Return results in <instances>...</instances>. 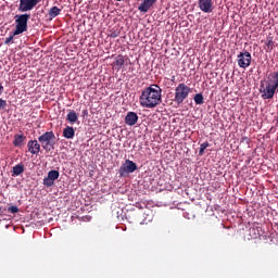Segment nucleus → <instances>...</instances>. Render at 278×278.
Listing matches in <instances>:
<instances>
[{"label": "nucleus", "mask_w": 278, "mask_h": 278, "mask_svg": "<svg viewBox=\"0 0 278 278\" xmlns=\"http://www.w3.org/2000/svg\"><path fill=\"white\" fill-rule=\"evenodd\" d=\"M139 103L141 108L153 110L162 103V88L160 85H150L146 87L139 97Z\"/></svg>", "instance_id": "1"}, {"label": "nucleus", "mask_w": 278, "mask_h": 278, "mask_svg": "<svg viewBox=\"0 0 278 278\" xmlns=\"http://www.w3.org/2000/svg\"><path fill=\"white\" fill-rule=\"evenodd\" d=\"M278 90V72L270 73L267 78L261 80L260 94L262 99L268 100L275 97Z\"/></svg>", "instance_id": "2"}, {"label": "nucleus", "mask_w": 278, "mask_h": 278, "mask_svg": "<svg viewBox=\"0 0 278 278\" xmlns=\"http://www.w3.org/2000/svg\"><path fill=\"white\" fill-rule=\"evenodd\" d=\"M190 92H192V89L188 85L184 83L178 84V86L175 88L174 101L177 103V105H181Z\"/></svg>", "instance_id": "3"}, {"label": "nucleus", "mask_w": 278, "mask_h": 278, "mask_svg": "<svg viewBox=\"0 0 278 278\" xmlns=\"http://www.w3.org/2000/svg\"><path fill=\"white\" fill-rule=\"evenodd\" d=\"M29 18H31V15L27 13L15 15V30L13 31V36H18L27 30V23Z\"/></svg>", "instance_id": "4"}, {"label": "nucleus", "mask_w": 278, "mask_h": 278, "mask_svg": "<svg viewBox=\"0 0 278 278\" xmlns=\"http://www.w3.org/2000/svg\"><path fill=\"white\" fill-rule=\"evenodd\" d=\"M252 60L253 58L251 56V52L249 51L240 52L237 55V62H238L239 68H249L251 66Z\"/></svg>", "instance_id": "5"}, {"label": "nucleus", "mask_w": 278, "mask_h": 278, "mask_svg": "<svg viewBox=\"0 0 278 278\" xmlns=\"http://www.w3.org/2000/svg\"><path fill=\"white\" fill-rule=\"evenodd\" d=\"M138 170V165L134 161L126 160L125 163L119 167V177H127V175Z\"/></svg>", "instance_id": "6"}, {"label": "nucleus", "mask_w": 278, "mask_h": 278, "mask_svg": "<svg viewBox=\"0 0 278 278\" xmlns=\"http://www.w3.org/2000/svg\"><path fill=\"white\" fill-rule=\"evenodd\" d=\"M40 3V0H20L18 12H31L36 5Z\"/></svg>", "instance_id": "7"}, {"label": "nucleus", "mask_w": 278, "mask_h": 278, "mask_svg": "<svg viewBox=\"0 0 278 278\" xmlns=\"http://www.w3.org/2000/svg\"><path fill=\"white\" fill-rule=\"evenodd\" d=\"M58 179H60V172L52 169L48 173V176L43 178V186H46V188H51Z\"/></svg>", "instance_id": "8"}, {"label": "nucleus", "mask_w": 278, "mask_h": 278, "mask_svg": "<svg viewBox=\"0 0 278 278\" xmlns=\"http://www.w3.org/2000/svg\"><path fill=\"white\" fill-rule=\"evenodd\" d=\"M198 7L204 14H211L214 12V2L212 0H198Z\"/></svg>", "instance_id": "9"}, {"label": "nucleus", "mask_w": 278, "mask_h": 278, "mask_svg": "<svg viewBox=\"0 0 278 278\" xmlns=\"http://www.w3.org/2000/svg\"><path fill=\"white\" fill-rule=\"evenodd\" d=\"M124 123L128 127H134V125H137V123H138V113H136L134 111L128 112L126 114L125 118H124Z\"/></svg>", "instance_id": "10"}, {"label": "nucleus", "mask_w": 278, "mask_h": 278, "mask_svg": "<svg viewBox=\"0 0 278 278\" xmlns=\"http://www.w3.org/2000/svg\"><path fill=\"white\" fill-rule=\"evenodd\" d=\"M155 3H157V0H143L138 7V10L139 12L147 14V12H149L152 5H155Z\"/></svg>", "instance_id": "11"}, {"label": "nucleus", "mask_w": 278, "mask_h": 278, "mask_svg": "<svg viewBox=\"0 0 278 278\" xmlns=\"http://www.w3.org/2000/svg\"><path fill=\"white\" fill-rule=\"evenodd\" d=\"M28 151L33 155H38V153H40V143H38V140H30L28 142Z\"/></svg>", "instance_id": "12"}, {"label": "nucleus", "mask_w": 278, "mask_h": 278, "mask_svg": "<svg viewBox=\"0 0 278 278\" xmlns=\"http://www.w3.org/2000/svg\"><path fill=\"white\" fill-rule=\"evenodd\" d=\"M125 60H127V56H123V54H118L115 58L113 66H115L117 68V71H121V68H123V66H125Z\"/></svg>", "instance_id": "13"}, {"label": "nucleus", "mask_w": 278, "mask_h": 278, "mask_svg": "<svg viewBox=\"0 0 278 278\" xmlns=\"http://www.w3.org/2000/svg\"><path fill=\"white\" fill-rule=\"evenodd\" d=\"M25 173V165L23 163L17 164L12 169V177H18V175H23Z\"/></svg>", "instance_id": "14"}, {"label": "nucleus", "mask_w": 278, "mask_h": 278, "mask_svg": "<svg viewBox=\"0 0 278 278\" xmlns=\"http://www.w3.org/2000/svg\"><path fill=\"white\" fill-rule=\"evenodd\" d=\"M63 136L64 138H66L67 140H71L74 138L75 136V129L71 126H67L66 128H64L63 130Z\"/></svg>", "instance_id": "15"}, {"label": "nucleus", "mask_w": 278, "mask_h": 278, "mask_svg": "<svg viewBox=\"0 0 278 278\" xmlns=\"http://www.w3.org/2000/svg\"><path fill=\"white\" fill-rule=\"evenodd\" d=\"M275 49V41L273 40V36L268 35L265 41V50L273 51Z\"/></svg>", "instance_id": "16"}, {"label": "nucleus", "mask_w": 278, "mask_h": 278, "mask_svg": "<svg viewBox=\"0 0 278 278\" xmlns=\"http://www.w3.org/2000/svg\"><path fill=\"white\" fill-rule=\"evenodd\" d=\"M77 113L75 111H70L66 116V121L71 123V125H74V123H77Z\"/></svg>", "instance_id": "17"}, {"label": "nucleus", "mask_w": 278, "mask_h": 278, "mask_svg": "<svg viewBox=\"0 0 278 278\" xmlns=\"http://www.w3.org/2000/svg\"><path fill=\"white\" fill-rule=\"evenodd\" d=\"M62 12V9L58 8V7H52L50 10H49V16L51 20L55 18V16H60Z\"/></svg>", "instance_id": "18"}, {"label": "nucleus", "mask_w": 278, "mask_h": 278, "mask_svg": "<svg viewBox=\"0 0 278 278\" xmlns=\"http://www.w3.org/2000/svg\"><path fill=\"white\" fill-rule=\"evenodd\" d=\"M53 139H55V135L53 134V131H47L38 138V140H53Z\"/></svg>", "instance_id": "19"}, {"label": "nucleus", "mask_w": 278, "mask_h": 278, "mask_svg": "<svg viewBox=\"0 0 278 278\" xmlns=\"http://www.w3.org/2000/svg\"><path fill=\"white\" fill-rule=\"evenodd\" d=\"M193 101L195 103V105H203L204 101H203V93H197L193 97Z\"/></svg>", "instance_id": "20"}, {"label": "nucleus", "mask_w": 278, "mask_h": 278, "mask_svg": "<svg viewBox=\"0 0 278 278\" xmlns=\"http://www.w3.org/2000/svg\"><path fill=\"white\" fill-rule=\"evenodd\" d=\"M210 147V143L207 141L201 143L200 150H199V155H203L205 153V150Z\"/></svg>", "instance_id": "21"}, {"label": "nucleus", "mask_w": 278, "mask_h": 278, "mask_svg": "<svg viewBox=\"0 0 278 278\" xmlns=\"http://www.w3.org/2000/svg\"><path fill=\"white\" fill-rule=\"evenodd\" d=\"M8 212H10V214H18V206H10Z\"/></svg>", "instance_id": "22"}, {"label": "nucleus", "mask_w": 278, "mask_h": 278, "mask_svg": "<svg viewBox=\"0 0 278 278\" xmlns=\"http://www.w3.org/2000/svg\"><path fill=\"white\" fill-rule=\"evenodd\" d=\"M14 33H11V35L4 40V45H10V42H12V40H14Z\"/></svg>", "instance_id": "23"}, {"label": "nucleus", "mask_w": 278, "mask_h": 278, "mask_svg": "<svg viewBox=\"0 0 278 278\" xmlns=\"http://www.w3.org/2000/svg\"><path fill=\"white\" fill-rule=\"evenodd\" d=\"M8 106V101L0 99V110H5Z\"/></svg>", "instance_id": "24"}, {"label": "nucleus", "mask_w": 278, "mask_h": 278, "mask_svg": "<svg viewBox=\"0 0 278 278\" xmlns=\"http://www.w3.org/2000/svg\"><path fill=\"white\" fill-rule=\"evenodd\" d=\"M41 142H42V144H46V146L50 144V147H53V144H55V141H53V140H43Z\"/></svg>", "instance_id": "25"}, {"label": "nucleus", "mask_w": 278, "mask_h": 278, "mask_svg": "<svg viewBox=\"0 0 278 278\" xmlns=\"http://www.w3.org/2000/svg\"><path fill=\"white\" fill-rule=\"evenodd\" d=\"M13 144L14 147H23V140H14Z\"/></svg>", "instance_id": "26"}, {"label": "nucleus", "mask_w": 278, "mask_h": 278, "mask_svg": "<svg viewBox=\"0 0 278 278\" xmlns=\"http://www.w3.org/2000/svg\"><path fill=\"white\" fill-rule=\"evenodd\" d=\"M109 36H110V38H118V33L113 31Z\"/></svg>", "instance_id": "27"}, {"label": "nucleus", "mask_w": 278, "mask_h": 278, "mask_svg": "<svg viewBox=\"0 0 278 278\" xmlns=\"http://www.w3.org/2000/svg\"><path fill=\"white\" fill-rule=\"evenodd\" d=\"M100 147H101L102 149H108V143H106L105 141H102V142L100 143Z\"/></svg>", "instance_id": "28"}, {"label": "nucleus", "mask_w": 278, "mask_h": 278, "mask_svg": "<svg viewBox=\"0 0 278 278\" xmlns=\"http://www.w3.org/2000/svg\"><path fill=\"white\" fill-rule=\"evenodd\" d=\"M15 140H23V135H15Z\"/></svg>", "instance_id": "29"}, {"label": "nucleus", "mask_w": 278, "mask_h": 278, "mask_svg": "<svg viewBox=\"0 0 278 278\" xmlns=\"http://www.w3.org/2000/svg\"><path fill=\"white\" fill-rule=\"evenodd\" d=\"M3 94V85L0 84V97Z\"/></svg>", "instance_id": "30"}, {"label": "nucleus", "mask_w": 278, "mask_h": 278, "mask_svg": "<svg viewBox=\"0 0 278 278\" xmlns=\"http://www.w3.org/2000/svg\"><path fill=\"white\" fill-rule=\"evenodd\" d=\"M172 81H175V76H172Z\"/></svg>", "instance_id": "31"}, {"label": "nucleus", "mask_w": 278, "mask_h": 278, "mask_svg": "<svg viewBox=\"0 0 278 278\" xmlns=\"http://www.w3.org/2000/svg\"><path fill=\"white\" fill-rule=\"evenodd\" d=\"M243 140H247V137H243Z\"/></svg>", "instance_id": "32"}, {"label": "nucleus", "mask_w": 278, "mask_h": 278, "mask_svg": "<svg viewBox=\"0 0 278 278\" xmlns=\"http://www.w3.org/2000/svg\"><path fill=\"white\" fill-rule=\"evenodd\" d=\"M0 212H1V207H0Z\"/></svg>", "instance_id": "33"}]
</instances>
